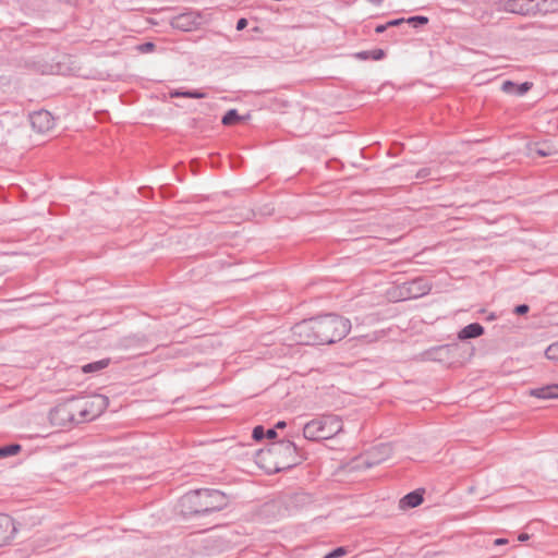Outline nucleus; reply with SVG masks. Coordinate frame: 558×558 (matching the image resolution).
Instances as JSON below:
<instances>
[{
	"label": "nucleus",
	"instance_id": "1",
	"mask_svg": "<svg viewBox=\"0 0 558 558\" xmlns=\"http://www.w3.org/2000/svg\"><path fill=\"white\" fill-rule=\"evenodd\" d=\"M351 330L350 319L329 313L304 319L292 327L300 344L324 345L342 340Z\"/></svg>",
	"mask_w": 558,
	"mask_h": 558
},
{
	"label": "nucleus",
	"instance_id": "2",
	"mask_svg": "<svg viewBox=\"0 0 558 558\" xmlns=\"http://www.w3.org/2000/svg\"><path fill=\"white\" fill-rule=\"evenodd\" d=\"M228 497L218 489L199 488L187 492L180 499V510L184 517H205L221 511L228 506Z\"/></svg>",
	"mask_w": 558,
	"mask_h": 558
},
{
	"label": "nucleus",
	"instance_id": "3",
	"mask_svg": "<svg viewBox=\"0 0 558 558\" xmlns=\"http://www.w3.org/2000/svg\"><path fill=\"white\" fill-rule=\"evenodd\" d=\"M109 405L108 397L95 395L87 399L72 398L68 403L57 408L56 414L64 422L82 424L100 416Z\"/></svg>",
	"mask_w": 558,
	"mask_h": 558
},
{
	"label": "nucleus",
	"instance_id": "4",
	"mask_svg": "<svg viewBox=\"0 0 558 558\" xmlns=\"http://www.w3.org/2000/svg\"><path fill=\"white\" fill-rule=\"evenodd\" d=\"M258 457L260 460H271L274 472L290 470L299 465L304 459L296 445L291 440L274 441L266 450H260Z\"/></svg>",
	"mask_w": 558,
	"mask_h": 558
},
{
	"label": "nucleus",
	"instance_id": "5",
	"mask_svg": "<svg viewBox=\"0 0 558 558\" xmlns=\"http://www.w3.org/2000/svg\"><path fill=\"white\" fill-rule=\"evenodd\" d=\"M342 432V422L339 416L327 414L313 418L303 427L304 438L318 441L330 439Z\"/></svg>",
	"mask_w": 558,
	"mask_h": 558
},
{
	"label": "nucleus",
	"instance_id": "6",
	"mask_svg": "<svg viewBox=\"0 0 558 558\" xmlns=\"http://www.w3.org/2000/svg\"><path fill=\"white\" fill-rule=\"evenodd\" d=\"M558 8V0H506L504 10L520 15L546 14Z\"/></svg>",
	"mask_w": 558,
	"mask_h": 558
},
{
	"label": "nucleus",
	"instance_id": "7",
	"mask_svg": "<svg viewBox=\"0 0 558 558\" xmlns=\"http://www.w3.org/2000/svg\"><path fill=\"white\" fill-rule=\"evenodd\" d=\"M31 125L37 133H46L54 126L56 118L45 107L28 114Z\"/></svg>",
	"mask_w": 558,
	"mask_h": 558
},
{
	"label": "nucleus",
	"instance_id": "8",
	"mask_svg": "<svg viewBox=\"0 0 558 558\" xmlns=\"http://www.w3.org/2000/svg\"><path fill=\"white\" fill-rule=\"evenodd\" d=\"M202 24V16L198 12L187 11L171 19L170 25L182 32H192Z\"/></svg>",
	"mask_w": 558,
	"mask_h": 558
},
{
	"label": "nucleus",
	"instance_id": "9",
	"mask_svg": "<svg viewBox=\"0 0 558 558\" xmlns=\"http://www.w3.org/2000/svg\"><path fill=\"white\" fill-rule=\"evenodd\" d=\"M430 291V284L424 278H415L403 284L401 289V296L403 299H417L427 294Z\"/></svg>",
	"mask_w": 558,
	"mask_h": 558
},
{
	"label": "nucleus",
	"instance_id": "10",
	"mask_svg": "<svg viewBox=\"0 0 558 558\" xmlns=\"http://www.w3.org/2000/svg\"><path fill=\"white\" fill-rule=\"evenodd\" d=\"M15 533L14 520L8 514L0 513V548L8 545L13 539Z\"/></svg>",
	"mask_w": 558,
	"mask_h": 558
},
{
	"label": "nucleus",
	"instance_id": "11",
	"mask_svg": "<svg viewBox=\"0 0 558 558\" xmlns=\"http://www.w3.org/2000/svg\"><path fill=\"white\" fill-rule=\"evenodd\" d=\"M423 490L415 489L413 492L408 493L403 496L399 501L400 509H411L420 506L423 502Z\"/></svg>",
	"mask_w": 558,
	"mask_h": 558
},
{
	"label": "nucleus",
	"instance_id": "12",
	"mask_svg": "<svg viewBox=\"0 0 558 558\" xmlns=\"http://www.w3.org/2000/svg\"><path fill=\"white\" fill-rule=\"evenodd\" d=\"M531 87H532V83H530V82L515 84L511 81H505L501 85V90L507 94L522 96L525 93H527L531 89Z\"/></svg>",
	"mask_w": 558,
	"mask_h": 558
},
{
	"label": "nucleus",
	"instance_id": "13",
	"mask_svg": "<svg viewBox=\"0 0 558 558\" xmlns=\"http://www.w3.org/2000/svg\"><path fill=\"white\" fill-rule=\"evenodd\" d=\"M483 333L484 327L480 323H472L459 331L458 338L460 340L474 339L481 337Z\"/></svg>",
	"mask_w": 558,
	"mask_h": 558
},
{
	"label": "nucleus",
	"instance_id": "14",
	"mask_svg": "<svg viewBox=\"0 0 558 558\" xmlns=\"http://www.w3.org/2000/svg\"><path fill=\"white\" fill-rule=\"evenodd\" d=\"M531 396L538 399H557L558 398V384H551L531 390Z\"/></svg>",
	"mask_w": 558,
	"mask_h": 558
},
{
	"label": "nucleus",
	"instance_id": "15",
	"mask_svg": "<svg viewBox=\"0 0 558 558\" xmlns=\"http://www.w3.org/2000/svg\"><path fill=\"white\" fill-rule=\"evenodd\" d=\"M177 97H183V98H203L205 97V94L201 92H190V90H169L168 93L162 94V101H168L169 99L177 98Z\"/></svg>",
	"mask_w": 558,
	"mask_h": 558
},
{
	"label": "nucleus",
	"instance_id": "16",
	"mask_svg": "<svg viewBox=\"0 0 558 558\" xmlns=\"http://www.w3.org/2000/svg\"><path fill=\"white\" fill-rule=\"evenodd\" d=\"M110 364V359H101L98 361H94L90 363H86L82 366V372L85 374H96L108 367Z\"/></svg>",
	"mask_w": 558,
	"mask_h": 558
},
{
	"label": "nucleus",
	"instance_id": "17",
	"mask_svg": "<svg viewBox=\"0 0 558 558\" xmlns=\"http://www.w3.org/2000/svg\"><path fill=\"white\" fill-rule=\"evenodd\" d=\"M250 114H243V116H240L236 111V109H230L229 111H227V113L222 117V124L225 125H232L239 121H244V120H247L250 119Z\"/></svg>",
	"mask_w": 558,
	"mask_h": 558
},
{
	"label": "nucleus",
	"instance_id": "18",
	"mask_svg": "<svg viewBox=\"0 0 558 558\" xmlns=\"http://www.w3.org/2000/svg\"><path fill=\"white\" fill-rule=\"evenodd\" d=\"M453 347H454V345H451V344L439 345V347L434 348L433 350H430V351L428 352V356H429L432 360L440 361V360H442L444 354L449 353V351H450Z\"/></svg>",
	"mask_w": 558,
	"mask_h": 558
},
{
	"label": "nucleus",
	"instance_id": "19",
	"mask_svg": "<svg viewBox=\"0 0 558 558\" xmlns=\"http://www.w3.org/2000/svg\"><path fill=\"white\" fill-rule=\"evenodd\" d=\"M20 450H21V445H19V444H10V445L2 446V447H0V458L15 456L16 453L20 452Z\"/></svg>",
	"mask_w": 558,
	"mask_h": 558
},
{
	"label": "nucleus",
	"instance_id": "20",
	"mask_svg": "<svg viewBox=\"0 0 558 558\" xmlns=\"http://www.w3.org/2000/svg\"><path fill=\"white\" fill-rule=\"evenodd\" d=\"M545 355L548 360L558 362V341L551 343L545 351Z\"/></svg>",
	"mask_w": 558,
	"mask_h": 558
},
{
	"label": "nucleus",
	"instance_id": "21",
	"mask_svg": "<svg viewBox=\"0 0 558 558\" xmlns=\"http://www.w3.org/2000/svg\"><path fill=\"white\" fill-rule=\"evenodd\" d=\"M348 549L343 546L337 547L327 553L323 558H341L347 555Z\"/></svg>",
	"mask_w": 558,
	"mask_h": 558
},
{
	"label": "nucleus",
	"instance_id": "22",
	"mask_svg": "<svg viewBox=\"0 0 558 558\" xmlns=\"http://www.w3.org/2000/svg\"><path fill=\"white\" fill-rule=\"evenodd\" d=\"M36 70L41 74H53L58 73V65L53 64H38Z\"/></svg>",
	"mask_w": 558,
	"mask_h": 558
},
{
	"label": "nucleus",
	"instance_id": "23",
	"mask_svg": "<svg viewBox=\"0 0 558 558\" xmlns=\"http://www.w3.org/2000/svg\"><path fill=\"white\" fill-rule=\"evenodd\" d=\"M407 22L411 25H413V27H417L420 25H425L428 23V19L426 16H422V15H417V16H412V17H409L407 20Z\"/></svg>",
	"mask_w": 558,
	"mask_h": 558
},
{
	"label": "nucleus",
	"instance_id": "24",
	"mask_svg": "<svg viewBox=\"0 0 558 558\" xmlns=\"http://www.w3.org/2000/svg\"><path fill=\"white\" fill-rule=\"evenodd\" d=\"M252 437L254 440H257V441L263 440L264 438H266L265 428L262 425L255 426L252 432Z\"/></svg>",
	"mask_w": 558,
	"mask_h": 558
},
{
	"label": "nucleus",
	"instance_id": "25",
	"mask_svg": "<svg viewBox=\"0 0 558 558\" xmlns=\"http://www.w3.org/2000/svg\"><path fill=\"white\" fill-rule=\"evenodd\" d=\"M154 48H155V45L150 41H147V43H144V44L137 46V50L143 53L151 52L154 50Z\"/></svg>",
	"mask_w": 558,
	"mask_h": 558
},
{
	"label": "nucleus",
	"instance_id": "26",
	"mask_svg": "<svg viewBox=\"0 0 558 558\" xmlns=\"http://www.w3.org/2000/svg\"><path fill=\"white\" fill-rule=\"evenodd\" d=\"M530 307L526 304H519L514 307V313L518 315H524L529 312Z\"/></svg>",
	"mask_w": 558,
	"mask_h": 558
},
{
	"label": "nucleus",
	"instance_id": "27",
	"mask_svg": "<svg viewBox=\"0 0 558 558\" xmlns=\"http://www.w3.org/2000/svg\"><path fill=\"white\" fill-rule=\"evenodd\" d=\"M247 21L245 19H240L236 23V29L242 31L246 27Z\"/></svg>",
	"mask_w": 558,
	"mask_h": 558
},
{
	"label": "nucleus",
	"instance_id": "28",
	"mask_svg": "<svg viewBox=\"0 0 558 558\" xmlns=\"http://www.w3.org/2000/svg\"><path fill=\"white\" fill-rule=\"evenodd\" d=\"M276 437H277V432L274 427L266 430V438L274 439Z\"/></svg>",
	"mask_w": 558,
	"mask_h": 558
},
{
	"label": "nucleus",
	"instance_id": "29",
	"mask_svg": "<svg viewBox=\"0 0 558 558\" xmlns=\"http://www.w3.org/2000/svg\"><path fill=\"white\" fill-rule=\"evenodd\" d=\"M428 174H429V170L424 168V169L418 170L416 178L423 179V178H426Z\"/></svg>",
	"mask_w": 558,
	"mask_h": 558
},
{
	"label": "nucleus",
	"instance_id": "30",
	"mask_svg": "<svg viewBox=\"0 0 558 558\" xmlns=\"http://www.w3.org/2000/svg\"><path fill=\"white\" fill-rule=\"evenodd\" d=\"M405 22L404 19H397V20H392V21H389L387 23L388 27L390 26H397V25H400L401 23Z\"/></svg>",
	"mask_w": 558,
	"mask_h": 558
},
{
	"label": "nucleus",
	"instance_id": "31",
	"mask_svg": "<svg viewBox=\"0 0 558 558\" xmlns=\"http://www.w3.org/2000/svg\"><path fill=\"white\" fill-rule=\"evenodd\" d=\"M372 53H373V59H375V60H379L384 57V51L380 49L374 50Z\"/></svg>",
	"mask_w": 558,
	"mask_h": 558
},
{
	"label": "nucleus",
	"instance_id": "32",
	"mask_svg": "<svg viewBox=\"0 0 558 558\" xmlns=\"http://www.w3.org/2000/svg\"><path fill=\"white\" fill-rule=\"evenodd\" d=\"M387 27H388L387 23L383 24V25H378V26H376L375 32L378 34L384 33L387 29Z\"/></svg>",
	"mask_w": 558,
	"mask_h": 558
},
{
	"label": "nucleus",
	"instance_id": "33",
	"mask_svg": "<svg viewBox=\"0 0 558 558\" xmlns=\"http://www.w3.org/2000/svg\"><path fill=\"white\" fill-rule=\"evenodd\" d=\"M286 425H287V424H286V422H284V421H278V422L276 423V425H275V427H274V428H275V429H277V428H283V427H286Z\"/></svg>",
	"mask_w": 558,
	"mask_h": 558
},
{
	"label": "nucleus",
	"instance_id": "34",
	"mask_svg": "<svg viewBox=\"0 0 558 558\" xmlns=\"http://www.w3.org/2000/svg\"><path fill=\"white\" fill-rule=\"evenodd\" d=\"M379 462H380V460H376V461H372V462H369V461H367V460H366V461H365V464H366L368 468H372L373 465H375V464H377V463H379Z\"/></svg>",
	"mask_w": 558,
	"mask_h": 558
},
{
	"label": "nucleus",
	"instance_id": "35",
	"mask_svg": "<svg viewBox=\"0 0 558 558\" xmlns=\"http://www.w3.org/2000/svg\"><path fill=\"white\" fill-rule=\"evenodd\" d=\"M518 539H519L520 542L527 541V539H529V535H527V534H520V535H519V537H518Z\"/></svg>",
	"mask_w": 558,
	"mask_h": 558
},
{
	"label": "nucleus",
	"instance_id": "36",
	"mask_svg": "<svg viewBox=\"0 0 558 558\" xmlns=\"http://www.w3.org/2000/svg\"><path fill=\"white\" fill-rule=\"evenodd\" d=\"M506 543H507V539H505V538H497V539L495 541V544H496V545L506 544Z\"/></svg>",
	"mask_w": 558,
	"mask_h": 558
},
{
	"label": "nucleus",
	"instance_id": "37",
	"mask_svg": "<svg viewBox=\"0 0 558 558\" xmlns=\"http://www.w3.org/2000/svg\"><path fill=\"white\" fill-rule=\"evenodd\" d=\"M357 56L360 58H362V59H366L368 57V52L367 51H363V52H360Z\"/></svg>",
	"mask_w": 558,
	"mask_h": 558
},
{
	"label": "nucleus",
	"instance_id": "38",
	"mask_svg": "<svg viewBox=\"0 0 558 558\" xmlns=\"http://www.w3.org/2000/svg\"><path fill=\"white\" fill-rule=\"evenodd\" d=\"M537 154L541 155V156H547V153H545L544 150L539 149L537 150Z\"/></svg>",
	"mask_w": 558,
	"mask_h": 558
},
{
	"label": "nucleus",
	"instance_id": "39",
	"mask_svg": "<svg viewBox=\"0 0 558 558\" xmlns=\"http://www.w3.org/2000/svg\"><path fill=\"white\" fill-rule=\"evenodd\" d=\"M294 498H295V499H303V498H304V495H303V494H300V495L298 494V495H295V496H294Z\"/></svg>",
	"mask_w": 558,
	"mask_h": 558
},
{
	"label": "nucleus",
	"instance_id": "40",
	"mask_svg": "<svg viewBox=\"0 0 558 558\" xmlns=\"http://www.w3.org/2000/svg\"><path fill=\"white\" fill-rule=\"evenodd\" d=\"M380 447H381V449H383L385 452H387V451H388V447H387V446L381 445Z\"/></svg>",
	"mask_w": 558,
	"mask_h": 558
}]
</instances>
